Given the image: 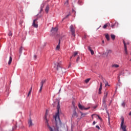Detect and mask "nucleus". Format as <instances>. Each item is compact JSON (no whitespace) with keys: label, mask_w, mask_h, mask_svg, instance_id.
Returning a JSON list of instances; mask_svg holds the SVG:
<instances>
[{"label":"nucleus","mask_w":131,"mask_h":131,"mask_svg":"<svg viewBox=\"0 0 131 131\" xmlns=\"http://www.w3.org/2000/svg\"><path fill=\"white\" fill-rule=\"evenodd\" d=\"M36 57H37V56H36V55H34V59H36Z\"/></svg>","instance_id":"ea45409f"},{"label":"nucleus","mask_w":131,"mask_h":131,"mask_svg":"<svg viewBox=\"0 0 131 131\" xmlns=\"http://www.w3.org/2000/svg\"><path fill=\"white\" fill-rule=\"evenodd\" d=\"M78 54V52L77 51H75V52H74L73 53V55L70 58L71 60V59H72V57H76V56H77Z\"/></svg>","instance_id":"2eb2a0df"},{"label":"nucleus","mask_w":131,"mask_h":131,"mask_svg":"<svg viewBox=\"0 0 131 131\" xmlns=\"http://www.w3.org/2000/svg\"><path fill=\"white\" fill-rule=\"evenodd\" d=\"M37 18H36L35 19H34L33 21V27H34L35 28H37L38 27V25L37 24Z\"/></svg>","instance_id":"6e6552de"},{"label":"nucleus","mask_w":131,"mask_h":131,"mask_svg":"<svg viewBox=\"0 0 131 131\" xmlns=\"http://www.w3.org/2000/svg\"><path fill=\"white\" fill-rule=\"evenodd\" d=\"M112 67H115V68H118V67H119V65L114 64L112 66Z\"/></svg>","instance_id":"b1692460"},{"label":"nucleus","mask_w":131,"mask_h":131,"mask_svg":"<svg viewBox=\"0 0 131 131\" xmlns=\"http://www.w3.org/2000/svg\"><path fill=\"white\" fill-rule=\"evenodd\" d=\"M80 131H81V130H80Z\"/></svg>","instance_id":"864d4df0"},{"label":"nucleus","mask_w":131,"mask_h":131,"mask_svg":"<svg viewBox=\"0 0 131 131\" xmlns=\"http://www.w3.org/2000/svg\"><path fill=\"white\" fill-rule=\"evenodd\" d=\"M93 125H95L96 124V121H94L93 122Z\"/></svg>","instance_id":"58836bf2"},{"label":"nucleus","mask_w":131,"mask_h":131,"mask_svg":"<svg viewBox=\"0 0 131 131\" xmlns=\"http://www.w3.org/2000/svg\"><path fill=\"white\" fill-rule=\"evenodd\" d=\"M97 108V106H95V107H94V108Z\"/></svg>","instance_id":"603ef678"},{"label":"nucleus","mask_w":131,"mask_h":131,"mask_svg":"<svg viewBox=\"0 0 131 131\" xmlns=\"http://www.w3.org/2000/svg\"><path fill=\"white\" fill-rule=\"evenodd\" d=\"M121 127L122 129L123 130H126V126H125V125H123V124L124 123V118H122L121 120Z\"/></svg>","instance_id":"39448f33"},{"label":"nucleus","mask_w":131,"mask_h":131,"mask_svg":"<svg viewBox=\"0 0 131 131\" xmlns=\"http://www.w3.org/2000/svg\"><path fill=\"white\" fill-rule=\"evenodd\" d=\"M75 116H76V117H77V116H78L77 115V113H76V111H73V113L72 117H75Z\"/></svg>","instance_id":"412c9836"},{"label":"nucleus","mask_w":131,"mask_h":131,"mask_svg":"<svg viewBox=\"0 0 131 131\" xmlns=\"http://www.w3.org/2000/svg\"><path fill=\"white\" fill-rule=\"evenodd\" d=\"M69 16H70L69 14L67 15L66 16V17H64V18L62 19V21L64 20V19H66V18H68V17H69Z\"/></svg>","instance_id":"72a5a7b5"},{"label":"nucleus","mask_w":131,"mask_h":131,"mask_svg":"<svg viewBox=\"0 0 131 131\" xmlns=\"http://www.w3.org/2000/svg\"><path fill=\"white\" fill-rule=\"evenodd\" d=\"M53 107H57V112L54 116V118L56 122L57 123L58 121L59 123H61V120H60V116L59 111L61 109V106H60V101L59 100H57L55 102L53 103Z\"/></svg>","instance_id":"f257e3e1"},{"label":"nucleus","mask_w":131,"mask_h":131,"mask_svg":"<svg viewBox=\"0 0 131 131\" xmlns=\"http://www.w3.org/2000/svg\"><path fill=\"white\" fill-rule=\"evenodd\" d=\"M22 51H23V48L21 47L19 49V53L21 55L22 54Z\"/></svg>","instance_id":"5701e85b"},{"label":"nucleus","mask_w":131,"mask_h":131,"mask_svg":"<svg viewBox=\"0 0 131 131\" xmlns=\"http://www.w3.org/2000/svg\"><path fill=\"white\" fill-rule=\"evenodd\" d=\"M102 43H105V42L104 41V40H102Z\"/></svg>","instance_id":"c03bdc74"},{"label":"nucleus","mask_w":131,"mask_h":131,"mask_svg":"<svg viewBox=\"0 0 131 131\" xmlns=\"http://www.w3.org/2000/svg\"><path fill=\"white\" fill-rule=\"evenodd\" d=\"M80 59V58L79 57V56H78L77 59H76V62L77 63H78V61H79V59Z\"/></svg>","instance_id":"7c9ffc66"},{"label":"nucleus","mask_w":131,"mask_h":131,"mask_svg":"<svg viewBox=\"0 0 131 131\" xmlns=\"http://www.w3.org/2000/svg\"><path fill=\"white\" fill-rule=\"evenodd\" d=\"M94 115H95V114L92 115V118H94L93 116H94Z\"/></svg>","instance_id":"79ce46f5"},{"label":"nucleus","mask_w":131,"mask_h":131,"mask_svg":"<svg viewBox=\"0 0 131 131\" xmlns=\"http://www.w3.org/2000/svg\"><path fill=\"white\" fill-rule=\"evenodd\" d=\"M127 45H129V42H128L127 43Z\"/></svg>","instance_id":"09e8293b"},{"label":"nucleus","mask_w":131,"mask_h":131,"mask_svg":"<svg viewBox=\"0 0 131 131\" xmlns=\"http://www.w3.org/2000/svg\"><path fill=\"white\" fill-rule=\"evenodd\" d=\"M31 90H30L29 91V93H28V97L29 96H30V95H31Z\"/></svg>","instance_id":"473e14b6"},{"label":"nucleus","mask_w":131,"mask_h":131,"mask_svg":"<svg viewBox=\"0 0 131 131\" xmlns=\"http://www.w3.org/2000/svg\"><path fill=\"white\" fill-rule=\"evenodd\" d=\"M78 3H81V1H78Z\"/></svg>","instance_id":"49530a36"},{"label":"nucleus","mask_w":131,"mask_h":131,"mask_svg":"<svg viewBox=\"0 0 131 131\" xmlns=\"http://www.w3.org/2000/svg\"><path fill=\"white\" fill-rule=\"evenodd\" d=\"M102 87H103V85L102 84V82H100V88L99 89V92H98V94H99V95H101L102 94Z\"/></svg>","instance_id":"f8f14e48"},{"label":"nucleus","mask_w":131,"mask_h":131,"mask_svg":"<svg viewBox=\"0 0 131 131\" xmlns=\"http://www.w3.org/2000/svg\"><path fill=\"white\" fill-rule=\"evenodd\" d=\"M115 25H113V26H112V27H114V26Z\"/></svg>","instance_id":"8fccbe9b"},{"label":"nucleus","mask_w":131,"mask_h":131,"mask_svg":"<svg viewBox=\"0 0 131 131\" xmlns=\"http://www.w3.org/2000/svg\"><path fill=\"white\" fill-rule=\"evenodd\" d=\"M8 35L9 36H12V35H13V33H12V32L9 31L8 33Z\"/></svg>","instance_id":"c756f323"},{"label":"nucleus","mask_w":131,"mask_h":131,"mask_svg":"<svg viewBox=\"0 0 131 131\" xmlns=\"http://www.w3.org/2000/svg\"><path fill=\"white\" fill-rule=\"evenodd\" d=\"M108 27V24H106L105 25H104L103 26V28L104 29H106V28H107V27Z\"/></svg>","instance_id":"bb28decb"},{"label":"nucleus","mask_w":131,"mask_h":131,"mask_svg":"<svg viewBox=\"0 0 131 131\" xmlns=\"http://www.w3.org/2000/svg\"><path fill=\"white\" fill-rule=\"evenodd\" d=\"M78 107L80 110H89L90 109V107H84V106L82 105L80 103L78 104Z\"/></svg>","instance_id":"0eeeda50"},{"label":"nucleus","mask_w":131,"mask_h":131,"mask_svg":"<svg viewBox=\"0 0 131 131\" xmlns=\"http://www.w3.org/2000/svg\"><path fill=\"white\" fill-rule=\"evenodd\" d=\"M90 80H91V78L86 79V80H85V82L86 83H88L90 81Z\"/></svg>","instance_id":"cd10ccee"},{"label":"nucleus","mask_w":131,"mask_h":131,"mask_svg":"<svg viewBox=\"0 0 131 131\" xmlns=\"http://www.w3.org/2000/svg\"><path fill=\"white\" fill-rule=\"evenodd\" d=\"M80 113L81 114V118H83V117H85V116H86V115H88V113H83L81 112H80Z\"/></svg>","instance_id":"4468645a"},{"label":"nucleus","mask_w":131,"mask_h":131,"mask_svg":"<svg viewBox=\"0 0 131 131\" xmlns=\"http://www.w3.org/2000/svg\"><path fill=\"white\" fill-rule=\"evenodd\" d=\"M107 85H108V82H106V83L105 84V86H107Z\"/></svg>","instance_id":"37998d69"},{"label":"nucleus","mask_w":131,"mask_h":131,"mask_svg":"<svg viewBox=\"0 0 131 131\" xmlns=\"http://www.w3.org/2000/svg\"><path fill=\"white\" fill-rule=\"evenodd\" d=\"M102 102H103V104H106V99L103 98Z\"/></svg>","instance_id":"c85d7f7f"},{"label":"nucleus","mask_w":131,"mask_h":131,"mask_svg":"<svg viewBox=\"0 0 131 131\" xmlns=\"http://www.w3.org/2000/svg\"><path fill=\"white\" fill-rule=\"evenodd\" d=\"M30 91H31V92H32V86L31 87V89L30 90Z\"/></svg>","instance_id":"a19ab883"},{"label":"nucleus","mask_w":131,"mask_h":131,"mask_svg":"<svg viewBox=\"0 0 131 131\" xmlns=\"http://www.w3.org/2000/svg\"><path fill=\"white\" fill-rule=\"evenodd\" d=\"M68 5H69V3H68V1L67 0L64 3V5L66 6V7H68Z\"/></svg>","instance_id":"a878e982"},{"label":"nucleus","mask_w":131,"mask_h":131,"mask_svg":"<svg viewBox=\"0 0 131 131\" xmlns=\"http://www.w3.org/2000/svg\"><path fill=\"white\" fill-rule=\"evenodd\" d=\"M96 128H98V129H100V126H99V125H96Z\"/></svg>","instance_id":"e433bc0d"},{"label":"nucleus","mask_w":131,"mask_h":131,"mask_svg":"<svg viewBox=\"0 0 131 131\" xmlns=\"http://www.w3.org/2000/svg\"><path fill=\"white\" fill-rule=\"evenodd\" d=\"M47 81V80L46 79H42L41 80V82H40V88L39 89V93H41V91L42 90V87L43 86V84H45V83H46V82Z\"/></svg>","instance_id":"20e7f679"},{"label":"nucleus","mask_w":131,"mask_h":131,"mask_svg":"<svg viewBox=\"0 0 131 131\" xmlns=\"http://www.w3.org/2000/svg\"><path fill=\"white\" fill-rule=\"evenodd\" d=\"M45 119L46 120V125H47L50 131H59V127H57V129L53 130V128L50 126V125H49V120H48V119H47V114L45 115Z\"/></svg>","instance_id":"7ed1b4c3"},{"label":"nucleus","mask_w":131,"mask_h":131,"mask_svg":"<svg viewBox=\"0 0 131 131\" xmlns=\"http://www.w3.org/2000/svg\"><path fill=\"white\" fill-rule=\"evenodd\" d=\"M88 49L89 51H90V52H91V55H94V54H95L94 50H93V49H92V47H91L90 46H89L88 47Z\"/></svg>","instance_id":"ddd939ff"},{"label":"nucleus","mask_w":131,"mask_h":131,"mask_svg":"<svg viewBox=\"0 0 131 131\" xmlns=\"http://www.w3.org/2000/svg\"><path fill=\"white\" fill-rule=\"evenodd\" d=\"M70 66H71V65L70 64L69 66V67H68V68H69V67H70Z\"/></svg>","instance_id":"3c124183"},{"label":"nucleus","mask_w":131,"mask_h":131,"mask_svg":"<svg viewBox=\"0 0 131 131\" xmlns=\"http://www.w3.org/2000/svg\"><path fill=\"white\" fill-rule=\"evenodd\" d=\"M107 96H108V92L105 91L104 92V95L103 96V99H107Z\"/></svg>","instance_id":"f3484780"},{"label":"nucleus","mask_w":131,"mask_h":131,"mask_svg":"<svg viewBox=\"0 0 131 131\" xmlns=\"http://www.w3.org/2000/svg\"><path fill=\"white\" fill-rule=\"evenodd\" d=\"M41 11H42V8H41L40 12H41Z\"/></svg>","instance_id":"de8ad7c7"},{"label":"nucleus","mask_w":131,"mask_h":131,"mask_svg":"<svg viewBox=\"0 0 131 131\" xmlns=\"http://www.w3.org/2000/svg\"><path fill=\"white\" fill-rule=\"evenodd\" d=\"M54 68L56 69L57 71H59V70H61L62 73H64L65 72V69L62 68L61 67V61L54 62Z\"/></svg>","instance_id":"f03ea898"},{"label":"nucleus","mask_w":131,"mask_h":131,"mask_svg":"<svg viewBox=\"0 0 131 131\" xmlns=\"http://www.w3.org/2000/svg\"><path fill=\"white\" fill-rule=\"evenodd\" d=\"M12 61H13V58L11 56H10L9 60L8 61V65H11V63H12Z\"/></svg>","instance_id":"aec40b11"},{"label":"nucleus","mask_w":131,"mask_h":131,"mask_svg":"<svg viewBox=\"0 0 131 131\" xmlns=\"http://www.w3.org/2000/svg\"><path fill=\"white\" fill-rule=\"evenodd\" d=\"M123 42L124 43L125 54L126 55H128V52H127V48L126 47V43H125V41H124V40L123 41Z\"/></svg>","instance_id":"1a4fd4ad"},{"label":"nucleus","mask_w":131,"mask_h":131,"mask_svg":"<svg viewBox=\"0 0 131 131\" xmlns=\"http://www.w3.org/2000/svg\"><path fill=\"white\" fill-rule=\"evenodd\" d=\"M28 124L30 127L33 125V123H32V120H31V118L29 119Z\"/></svg>","instance_id":"9b49d317"},{"label":"nucleus","mask_w":131,"mask_h":131,"mask_svg":"<svg viewBox=\"0 0 131 131\" xmlns=\"http://www.w3.org/2000/svg\"><path fill=\"white\" fill-rule=\"evenodd\" d=\"M112 53V50H106L105 53H103V55H106V57H108V55H109V54H111Z\"/></svg>","instance_id":"9d476101"},{"label":"nucleus","mask_w":131,"mask_h":131,"mask_svg":"<svg viewBox=\"0 0 131 131\" xmlns=\"http://www.w3.org/2000/svg\"><path fill=\"white\" fill-rule=\"evenodd\" d=\"M129 115L130 116H131V112L129 113Z\"/></svg>","instance_id":"a18cd8bd"},{"label":"nucleus","mask_w":131,"mask_h":131,"mask_svg":"<svg viewBox=\"0 0 131 131\" xmlns=\"http://www.w3.org/2000/svg\"><path fill=\"white\" fill-rule=\"evenodd\" d=\"M60 43H61V41L59 40L58 45L57 46L56 50H59L60 49Z\"/></svg>","instance_id":"6ab92c4d"},{"label":"nucleus","mask_w":131,"mask_h":131,"mask_svg":"<svg viewBox=\"0 0 131 131\" xmlns=\"http://www.w3.org/2000/svg\"><path fill=\"white\" fill-rule=\"evenodd\" d=\"M111 37L113 40H114V39H115V36L114 35L112 34L111 35Z\"/></svg>","instance_id":"393cba45"},{"label":"nucleus","mask_w":131,"mask_h":131,"mask_svg":"<svg viewBox=\"0 0 131 131\" xmlns=\"http://www.w3.org/2000/svg\"><path fill=\"white\" fill-rule=\"evenodd\" d=\"M97 116H98L99 119H100V120H102V118H101L99 115H97Z\"/></svg>","instance_id":"4c0bfd02"},{"label":"nucleus","mask_w":131,"mask_h":131,"mask_svg":"<svg viewBox=\"0 0 131 131\" xmlns=\"http://www.w3.org/2000/svg\"><path fill=\"white\" fill-rule=\"evenodd\" d=\"M105 38H106L107 40H110V37L109 36V34H105Z\"/></svg>","instance_id":"4be33fe9"},{"label":"nucleus","mask_w":131,"mask_h":131,"mask_svg":"<svg viewBox=\"0 0 131 131\" xmlns=\"http://www.w3.org/2000/svg\"><path fill=\"white\" fill-rule=\"evenodd\" d=\"M50 10V6H49V5H47L46 6V9H45V11L46 13H49V10Z\"/></svg>","instance_id":"a211bd4d"},{"label":"nucleus","mask_w":131,"mask_h":131,"mask_svg":"<svg viewBox=\"0 0 131 131\" xmlns=\"http://www.w3.org/2000/svg\"><path fill=\"white\" fill-rule=\"evenodd\" d=\"M70 29L72 33V35L73 36H75V30L74 29V28H73V25H71V26L70 27Z\"/></svg>","instance_id":"423d86ee"},{"label":"nucleus","mask_w":131,"mask_h":131,"mask_svg":"<svg viewBox=\"0 0 131 131\" xmlns=\"http://www.w3.org/2000/svg\"><path fill=\"white\" fill-rule=\"evenodd\" d=\"M122 107H125V103H124V102H122L121 104Z\"/></svg>","instance_id":"2f4dec72"},{"label":"nucleus","mask_w":131,"mask_h":131,"mask_svg":"<svg viewBox=\"0 0 131 131\" xmlns=\"http://www.w3.org/2000/svg\"><path fill=\"white\" fill-rule=\"evenodd\" d=\"M16 128H17V126L15 125L14 127L12 128V129H16Z\"/></svg>","instance_id":"c9c22d12"},{"label":"nucleus","mask_w":131,"mask_h":131,"mask_svg":"<svg viewBox=\"0 0 131 131\" xmlns=\"http://www.w3.org/2000/svg\"><path fill=\"white\" fill-rule=\"evenodd\" d=\"M108 125H109L110 126H110V117H108Z\"/></svg>","instance_id":"f704fd0d"},{"label":"nucleus","mask_w":131,"mask_h":131,"mask_svg":"<svg viewBox=\"0 0 131 131\" xmlns=\"http://www.w3.org/2000/svg\"><path fill=\"white\" fill-rule=\"evenodd\" d=\"M58 31V28H52V29L51 30V32H53L55 33V32H57Z\"/></svg>","instance_id":"dca6fc26"}]
</instances>
